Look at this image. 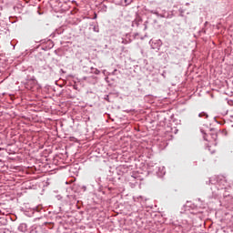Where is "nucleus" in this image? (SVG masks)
<instances>
[{"label": "nucleus", "instance_id": "1", "mask_svg": "<svg viewBox=\"0 0 233 233\" xmlns=\"http://www.w3.org/2000/svg\"><path fill=\"white\" fill-rule=\"evenodd\" d=\"M207 116L206 113H200V114L198 115V117H203V116Z\"/></svg>", "mask_w": 233, "mask_h": 233}, {"label": "nucleus", "instance_id": "2", "mask_svg": "<svg viewBox=\"0 0 233 233\" xmlns=\"http://www.w3.org/2000/svg\"><path fill=\"white\" fill-rule=\"evenodd\" d=\"M28 83H35V80H29Z\"/></svg>", "mask_w": 233, "mask_h": 233}]
</instances>
